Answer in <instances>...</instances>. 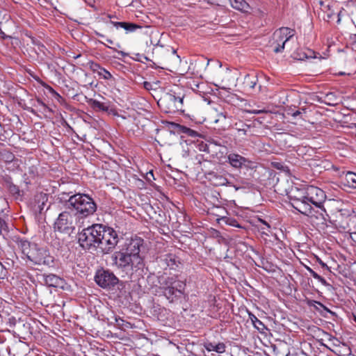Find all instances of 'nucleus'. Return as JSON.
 I'll return each mask as SVG.
<instances>
[{
	"instance_id": "f257e3e1",
	"label": "nucleus",
	"mask_w": 356,
	"mask_h": 356,
	"mask_svg": "<svg viewBox=\"0 0 356 356\" xmlns=\"http://www.w3.org/2000/svg\"><path fill=\"white\" fill-rule=\"evenodd\" d=\"M67 208L82 218L92 215L97 210L95 201L89 195L77 193L71 195L66 202Z\"/></svg>"
},
{
	"instance_id": "f03ea898",
	"label": "nucleus",
	"mask_w": 356,
	"mask_h": 356,
	"mask_svg": "<svg viewBox=\"0 0 356 356\" xmlns=\"http://www.w3.org/2000/svg\"><path fill=\"white\" fill-rule=\"evenodd\" d=\"M290 197L292 202L299 201L314 207H321L326 199L324 191L313 186L300 190L296 188V191H291Z\"/></svg>"
},
{
	"instance_id": "7ed1b4c3",
	"label": "nucleus",
	"mask_w": 356,
	"mask_h": 356,
	"mask_svg": "<svg viewBox=\"0 0 356 356\" xmlns=\"http://www.w3.org/2000/svg\"><path fill=\"white\" fill-rule=\"evenodd\" d=\"M19 245L23 254L35 265H49L53 262L49 252L35 243L22 240Z\"/></svg>"
},
{
	"instance_id": "20e7f679",
	"label": "nucleus",
	"mask_w": 356,
	"mask_h": 356,
	"mask_svg": "<svg viewBox=\"0 0 356 356\" xmlns=\"http://www.w3.org/2000/svg\"><path fill=\"white\" fill-rule=\"evenodd\" d=\"M184 95L179 88L170 90L159 100V104L163 107L166 113H175L184 111Z\"/></svg>"
},
{
	"instance_id": "39448f33",
	"label": "nucleus",
	"mask_w": 356,
	"mask_h": 356,
	"mask_svg": "<svg viewBox=\"0 0 356 356\" xmlns=\"http://www.w3.org/2000/svg\"><path fill=\"white\" fill-rule=\"evenodd\" d=\"M160 285L163 289L165 296L173 301L176 297L180 296L184 293L185 283L183 281L179 280L177 276L170 277H161L159 281Z\"/></svg>"
},
{
	"instance_id": "423d86ee",
	"label": "nucleus",
	"mask_w": 356,
	"mask_h": 356,
	"mask_svg": "<svg viewBox=\"0 0 356 356\" xmlns=\"http://www.w3.org/2000/svg\"><path fill=\"white\" fill-rule=\"evenodd\" d=\"M294 30L287 27H282L275 31L273 35V41L270 47L275 53L282 52L285 47L289 51L292 47L289 46V42L293 40Z\"/></svg>"
},
{
	"instance_id": "0eeeda50",
	"label": "nucleus",
	"mask_w": 356,
	"mask_h": 356,
	"mask_svg": "<svg viewBox=\"0 0 356 356\" xmlns=\"http://www.w3.org/2000/svg\"><path fill=\"white\" fill-rule=\"evenodd\" d=\"M102 224H95L83 229L78 235L80 245L84 249L97 248Z\"/></svg>"
},
{
	"instance_id": "6e6552de",
	"label": "nucleus",
	"mask_w": 356,
	"mask_h": 356,
	"mask_svg": "<svg viewBox=\"0 0 356 356\" xmlns=\"http://www.w3.org/2000/svg\"><path fill=\"white\" fill-rule=\"evenodd\" d=\"M119 241L118 234L113 228L102 225L97 248L103 253H108Z\"/></svg>"
},
{
	"instance_id": "1a4fd4ad",
	"label": "nucleus",
	"mask_w": 356,
	"mask_h": 356,
	"mask_svg": "<svg viewBox=\"0 0 356 356\" xmlns=\"http://www.w3.org/2000/svg\"><path fill=\"white\" fill-rule=\"evenodd\" d=\"M77 224V217L72 211H64L56 218L54 229L56 232L70 234L74 232Z\"/></svg>"
},
{
	"instance_id": "9d476101",
	"label": "nucleus",
	"mask_w": 356,
	"mask_h": 356,
	"mask_svg": "<svg viewBox=\"0 0 356 356\" xmlns=\"http://www.w3.org/2000/svg\"><path fill=\"white\" fill-rule=\"evenodd\" d=\"M291 204L294 209L308 217L314 218L317 220H325V216H327V214L323 204L321 207H313L310 204L299 201L293 202Z\"/></svg>"
},
{
	"instance_id": "9b49d317",
	"label": "nucleus",
	"mask_w": 356,
	"mask_h": 356,
	"mask_svg": "<svg viewBox=\"0 0 356 356\" xmlns=\"http://www.w3.org/2000/svg\"><path fill=\"white\" fill-rule=\"evenodd\" d=\"M111 259L113 265L119 269L126 270L128 268H142L140 264H136L124 250L114 252L111 256Z\"/></svg>"
},
{
	"instance_id": "f8f14e48",
	"label": "nucleus",
	"mask_w": 356,
	"mask_h": 356,
	"mask_svg": "<svg viewBox=\"0 0 356 356\" xmlns=\"http://www.w3.org/2000/svg\"><path fill=\"white\" fill-rule=\"evenodd\" d=\"M153 54L159 61L172 62L179 60V56L177 54V51L170 46H162L156 44L153 48Z\"/></svg>"
},
{
	"instance_id": "ddd939ff",
	"label": "nucleus",
	"mask_w": 356,
	"mask_h": 356,
	"mask_svg": "<svg viewBox=\"0 0 356 356\" xmlns=\"http://www.w3.org/2000/svg\"><path fill=\"white\" fill-rule=\"evenodd\" d=\"M143 245V240L140 238H131L124 251L128 254L134 260L136 264H140L142 267L143 266V258L140 254V248Z\"/></svg>"
},
{
	"instance_id": "4468645a",
	"label": "nucleus",
	"mask_w": 356,
	"mask_h": 356,
	"mask_svg": "<svg viewBox=\"0 0 356 356\" xmlns=\"http://www.w3.org/2000/svg\"><path fill=\"white\" fill-rule=\"evenodd\" d=\"M118 280L115 275L108 270H98L95 275V282L102 288L113 286L118 283Z\"/></svg>"
},
{
	"instance_id": "2eb2a0df",
	"label": "nucleus",
	"mask_w": 356,
	"mask_h": 356,
	"mask_svg": "<svg viewBox=\"0 0 356 356\" xmlns=\"http://www.w3.org/2000/svg\"><path fill=\"white\" fill-rule=\"evenodd\" d=\"M229 163L234 168H241L248 161V159L238 154L231 153L228 154Z\"/></svg>"
},
{
	"instance_id": "dca6fc26",
	"label": "nucleus",
	"mask_w": 356,
	"mask_h": 356,
	"mask_svg": "<svg viewBox=\"0 0 356 356\" xmlns=\"http://www.w3.org/2000/svg\"><path fill=\"white\" fill-rule=\"evenodd\" d=\"M111 24H112L116 29L122 28L124 29L127 33L129 32H134L138 29H140L141 26L134 23L125 22H113L111 21Z\"/></svg>"
},
{
	"instance_id": "f3484780",
	"label": "nucleus",
	"mask_w": 356,
	"mask_h": 356,
	"mask_svg": "<svg viewBox=\"0 0 356 356\" xmlns=\"http://www.w3.org/2000/svg\"><path fill=\"white\" fill-rule=\"evenodd\" d=\"M233 128L237 131L238 136H247L251 129V126L243 123L242 121L237 122L233 125Z\"/></svg>"
},
{
	"instance_id": "a211bd4d",
	"label": "nucleus",
	"mask_w": 356,
	"mask_h": 356,
	"mask_svg": "<svg viewBox=\"0 0 356 356\" xmlns=\"http://www.w3.org/2000/svg\"><path fill=\"white\" fill-rule=\"evenodd\" d=\"M231 6L241 11H248L249 8L248 3L245 0H229Z\"/></svg>"
},
{
	"instance_id": "6ab92c4d",
	"label": "nucleus",
	"mask_w": 356,
	"mask_h": 356,
	"mask_svg": "<svg viewBox=\"0 0 356 356\" xmlns=\"http://www.w3.org/2000/svg\"><path fill=\"white\" fill-rule=\"evenodd\" d=\"M346 184L349 187L356 188V173L348 172L345 175Z\"/></svg>"
},
{
	"instance_id": "aec40b11",
	"label": "nucleus",
	"mask_w": 356,
	"mask_h": 356,
	"mask_svg": "<svg viewBox=\"0 0 356 356\" xmlns=\"http://www.w3.org/2000/svg\"><path fill=\"white\" fill-rule=\"evenodd\" d=\"M44 281L49 286L56 287L59 284L60 279L58 276L51 274L45 277Z\"/></svg>"
},
{
	"instance_id": "412c9836",
	"label": "nucleus",
	"mask_w": 356,
	"mask_h": 356,
	"mask_svg": "<svg viewBox=\"0 0 356 356\" xmlns=\"http://www.w3.org/2000/svg\"><path fill=\"white\" fill-rule=\"evenodd\" d=\"M257 83V78L255 76H250L247 75L245 77L244 84L249 88H254Z\"/></svg>"
},
{
	"instance_id": "4be33fe9",
	"label": "nucleus",
	"mask_w": 356,
	"mask_h": 356,
	"mask_svg": "<svg viewBox=\"0 0 356 356\" xmlns=\"http://www.w3.org/2000/svg\"><path fill=\"white\" fill-rule=\"evenodd\" d=\"M165 260H166L168 266L170 268H173L174 266H177V257L175 255H172V254L167 255Z\"/></svg>"
},
{
	"instance_id": "5701e85b",
	"label": "nucleus",
	"mask_w": 356,
	"mask_h": 356,
	"mask_svg": "<svg viewBox=\"0 0 356 356\" xmlns=\"http://www.w3.org/2000/svg\"><path fill=\"white\" fill-rule=\"evenodd\" d=\"M180 130L181 131L182 133L186 134L188 136H191V137H196L198 136V134L197 131H195L188 127H186L185 126H180Z\"/></svg>"
},
{
	"instance_id": "b1692460",
	"label": "nucleus",
	"mask_w": 356,
	"mask_h": 356,
	"mask_svg": "<svg viewBox=\"0 0 356 356\" xmlns=\"http://www.w3.org/2000/svg\"><path fill=\"white\" fill-rule=\"evenodd\" d=\"M92 105L93 108H99V110H102V111L107 110V107L103 103H102L97 100H93Z\"/></svg>"
},
{
	"instance_id": "393cba45",
	"label": "nucleus",
	"mask_w": 356,
	"mask_h": 356,
	"mask_svg": "<svg viewBox=\"0 0 356 356\" xmlns=\"http://www.w3.org/2000/svg\"><path fill=\"white\" fill-rule=\"evenodd\" d=\"M221 220L224 221L226 224L230 225L234 227H239L236 220L232 218H227L226 217H223L221 218Z\"/></svg>"
},
{
	"instance_id": "a878e982",
	"label": "nucleus",
	"mask_w": 356,
	"mask_h": 356,
	"mask_svg": "<svg viewBox=\"0 0 356 356\" xmlns=\"http://www.w3.org/2000/svg\"><path fill=\"white\" fill-rule=\"evenodd\" d=\"M99 74L104 79H110L112 78L111 74L106 70L105 69H101V71L99 72Z\"/></svg>"
},
{
	"instance_id": "bb28decb",
	"label": "nucleus",
	"mask_w": 356,
	"mask_h": 356,
	"mask_svg": "<svg viewBox=\"0 0 356 356\" xmlns=\"http://www.w3.org/2000/svg\"><path fill=\"white\" fill-rule=\"evenodd\" d=\"M250 318L256 327L259 328V325H263L262 322L259 320L254 315L250 314Z\"/></svg>"
},
{
	"instance_id": "cd10ccee",
	"label": "nucleus",
	"mask_w": 356,
	"mask_h": 356,
	"mask_svg": "<svg viewBox=\"0 0 356 356\" xmlns=\"http://www.w3.org/2000/svg\"><path fill=\"white\" fill-rule=\"evenodd\" d=\"M37 197L39 198L40 200H42V204L39 206L40 209H43V206L44 204V202L47 200V194L44 193H40L38 195H37Z\"/></svg>"
},
{
	"instance_id": "c85d7f7f",
	"label": "nucleus",
	"mask_w": 356,
	"mask_h": 356,
	"mask_svg": "<svg viewBox=\"0 0 356 356\" xmlns=\"http://www.w3.org/2000/svg\"><path fill=\"white\" fill-rule=\"evenodd\" d=\"M225 346L222 343H219L215 346V352L222 353L225 351Z\"/></svg>"
},
{
	"instance_id": "c756f323",
	"label": "nucleus",
	"mask_w": 356,
	"mask_h": 356,
	"mask_svg": "<svg viewBox=\"0 0 356 356\" xmlns=\"http://www.w3.org/2000/svg\"><path fill=\"white\" fill-rule=\"evenodd\" d=\"M8 227L6 222L0 218V235L2 234L3 231H7Z\"/></svg>"
},
{
	"instance_id": "7c9ffc66",
	"label": "nucleus",
	"mask_w": 356,
	"mask_h": 356,
	"mask_svg": "<svg viewBox=\"0 0 356 356\" xmlns=\"http://www.w3.org/2000/svg\"><path fill=\"white\" fill-rule=\"evenodd\" d=\"M145 179L149 182H152V180L155 179L152 170H150L146 173Z\"/></svg>"
},
{
	"instance_id": "2f4dec72",
	"label": "nucleus",
	"mask_w": 356,
	"mask_h": 356,
	"mask_svg": "<svg viewBox=\"0 0 356 356\" xmlns=\"http://www.w3.org/2000/svg\"><path fill=\"white\" fill-rule=\"evenodd\" d=\"M218 179H219V181L216 184L217 185H226V184H229L227 181V179L223 177H218Z\"/></svg>"
},
{
	"instance_id": "473e14b6",
	"label": "nucleus",
	"mask_w": 356,
	"mask_h": 356,
	"mask_svg": "<svg viewBox=\"0 0 356 356\" xmlns=\"http://www.w3.org/2000/svg\"><path fill=\"white\" fill-rule=\"evenodd\" d=\"M248 112L251 114H261V113H268V111H266L265 109H261V110L254 109V110L248 111Z\"/></svg>"
},
{
	"instance_id": "72a5a7b5",
	"label": "nucleus",
	"mask_w": 356,
	"mask_h": 356,
	"mask_svg": "<svg viewBox=\"0 0 356 356\" xmlns=\"http://www.w3.org/2000/svg\"><path fill=\"white\" fill-rule=\"evenodd\" d=\"M260 222L264 225V227H261V229L263 230V232L265 233V230H267L268 231L270 228L269 224L268 222H266L265 220H259Z\"/></svg>"
},
{
	"instance_id": "f704fd0d",
	"label": "nucleus",
	"mask_w": 356,
	"mask_h": 356,
	"mask_svg": "<svg viewBox=\"0 0 356 356\" xmlns=\"http://www.w3.org/2000/svg\"><path fill=\"white\" fill-rule=\"evenodd\" d=\"M215 346L212 343L205 344L204 347L208 351H215Z\"/></svg>"
},
{
	"instance_id": "c9c22d12",
	"label": "nucleus",
	"mask_w": 356,
	"mask_h": 356,
	"mask_svg": "<svg viewBox=\"0 0 356 356\" xmlns=\"http://www.w3.org/2000/svg\"><path fill=\"white\" fill-rule=\"evenodd\" d=\"M318 281H319L324 286H328L329 284L327 282V281L321 276L318 275V276L316 278Z\"/></svg>"
},
{
	"instance_id": "e433bc0d",
	"label": "nucleus",
	"mask_w": 356,
	"mask_h": 356,
	"mask_svg": "<svg viewBox=\"0 0 356 356\" xmlns=\"http://www.w3.org/2000/svg\"><path fill=\"white\" fill-rule=\"evenodd\" d=\"M6 275V269L3 267V264L0 263V279L3 278Z\"/></svg>"
},
{
	"instance_id": "4c0bfd02",
	"label": "nucleus",
	"mask_w": 356,
	"mask_h": 356,
	"mask_svg": "<svg viewBox=\"0 0 356 356\" xmlns=\"http://www.w3.org/2000/svg\"><path fill=\"white\" fill-rule=\"evenodd\" d=\"M306 268L314 278L316 279L318 276V275L315 271H314L310 267L307 266Z\"/></svg>"
},
{
	"instance_id": "58836bf2",
	"label": "nucleus",
	"mask_w": 356,
	"mask_h": 356,
	"mask_svg": "<svg viewBox=\"0 0 356 356\" xmlns=\"http://www.w3.org/2000/svg\"><path fill=\"white\" fill-rule=\"evenodd\" d=\"M143 85H144L145 88L147 89V90H149L151 88V86H152L151 83L147 82V81H145L143 83Z\"/></svg>"
},
{
	"instance_id": "ea45409f",
	"label": "nucleus",
	"mask_w": 356,
	"mask_h": 356,
	"mask_svg": "<svg viewBox=\"0 0 356 356\" xmlns=\"http://www.w3.org/2000/svg\"><path fill=\"white\" fill-rule=\"evenodd\" d=\"M318 262L320 264V265L323 267V268H325L327 270H329V267L327 266L326 264H325L323 261H322L321 259H318Z\"/></svg>"
},
{
	"instance_id": "a19ab883",
	"label": "nucleus",
	"mask_w": 356,
	"mask_h": 356,
	"mask_svg": "<svg viewBox=\"0 0 356 356\" xmlns=\"http://www.w3.org/2000/svg\"><path fill=\"white\" fill-rule=\"evenodd\" d=\"M341 15H342V11L341 10L338 13V19H337V23L338 24H339L341 22Z\"/></svg>"
},
{
	"instance_id": "79ce46f5",
	"label": "nucleus",
	"mask_w": 356,
	"mask_h": 356,
	"mask_svg": "<svg viewBox=\"0 0 356 356\" xmlns=\"http://www.w3.org/2000/svg\"><path fill=\"white\" fill-rule=\"evenodd\" d=\"M334 97V95L330 93V94H327L325 97L326 99H327L329 101H332V97Z\"/></svg>"
},
{
	"instance_id": "37998d69",
	"label": "nucleus",
	"mask_w": 356,
	"mask_h": 356,
	"mask_svg": "<svg viewBox=\"0 0 356 356\" xmlns=\"http://www.w3.org/2000/svg\"><path fill=\"white\" fill-rule=\"evenodd\" d=\"M350 40L356 44V34L350 36Z\"/></svg>"
},
{
	"instance_id": "c03bdc74",
	"label": "nucleus",
	"mask_w": 356,
	"mask_h": 356,
	"mask_svg": "<svg viewBox=\"0 0 356 356\" xmlns=\"http://www.w3.org/2000/svg\"><path fill=\"white\" fill-rule=\"evenodd\" d=\"M300 114V112L299 111H296V112H294L293 113V116L296 117V116L299 115Z\"/></svg>"
},
{
	"instance_id": "a18cd8bd",
	"label": "nucleus",
	"mask_w": 356,
	"mask_h": 356,
	"mask_svg": "<svg viewBox=\"0 0 356 356\" xmlns=\"http://www.w3.org/2000/svg\"><path fill=\"white\" fill-rule=\"evenodd\" d=\"M13 154H9L7 156V159L10 160V161H12L13 160Z\"/></svg>"
},
{
	"instance_id": "49530a36",
	"label": "nucleus",
	"mask_w": 356,
	"mask_h": 356,
	"mask_svg": "<svg viewBox=\"0 0 356 356\" xmlns=\"http://www.w3.org/2000/svg\"><path fill=\"white\" fill-rule=\"evenodd\" d=\"M218 116H219V117H222V118H223L224 119H225V118H226V115H225V114H224L223 113H219V114H218Z\"/></svg>"
},
{
	"instance_id": "de8ad7c7",
	"label": "nucleus",
	"mask_w": 356,
	"mask_h": 356,
	"mask_svg": "<svg viewBox=\"0 0 356 356\" xmlns=\"http://www.w3.org/2000/svg\"><path fill=\"white\" fill-rule=\"evenodd\" d=\"M314 302L316 304L318 305L319 306L324 307L322 303H321L320 302L314 301Z\"/></svg>"
},
{
	"instance_id": "09e8293b",
	"label": "nucleus",
	"mask_w": 356,
	"mask_h": 356,
	"mask_svg": "<svg viewBox=\"0 0 356 356\" xmlns=\"http://www.w3.org/2000/svg\"><path fill=\"white\" fill-rule=\"evenodd\" d=\"M96 35L101 38H104L105 36L103 34H101L99 33H96Z\"/></svg>"
},
{
	"instance_id": "8fccbe9b",
	"label": "nucleus",
	"mask_w": 356,
	"mask_h": 356,
	"mask_svg": "<svg viewBox=\"0 0 356 356\" xmlns=\"http://www.w3.org/2000/svg\"><path fill=\"white\" fill-rule=\"evenodd\" d=\"M106 41H107L108 43H110V44H113V40H111V39H107V40H106Z\"/></svg>"
},
{
	"instance_id": "3c124183",
	"label": "nucleus",
	"mask_w": 356,
	"mask_h": 356,
	"mask_svg": "<svg viewBox=\"0 0 356 356\" xmlns=\"http://www.w3.org/2000/svg\"><path fill=\"white\" fill-rule=\"evenodd\" d=\"M118 53L122 54V55H123V56L125 55V54L124 52H122V51H118Z\"/></svg>"
},
{
	"instance_id": "603ef678",
	"label": "nucleus",
	"mask_w": 356,
	"mask_h": 356,
	"mask_svg": "<svg viewBox=\"0 0 356 356\" xmlns=\"http://www.w3.org/2000/svg\"><path fill=\"white\" fill-rule=\"evenodd\" d=\"M327 104H328L329 105H334V104H336V103H331V102H328Z\"/></svg>"
},
{
	"instance_id": "864d4df0",
	"label": "nucleus",
	"mask_w": 356,
	"mask_h": 356,
	"mask_svg": "<svg viewBox=\"0 0 356 356\" xmlns=\"http://www.w3.org/2000/svg\"><path fill=\"white\" fill-rule=\"evenodd\" d=\"M108 17L109 18H113V16H111V15H108Z\"/></svg>"
},
{
	"instance_id": "5fc2aeb1",
	"label": "nucleus",
	"mask_w": 356,
	"mask_h": 356,
	"mask_svg": "<svg viewBox=\"0 0 356 356\" xmlns=\"http://www.w3.org/2000/svg\"><path fill=\"white\" fill-rule=\"evenodd\" d=\"M209 61H210V60H208L207 63V65H209Z\"/></svg>"
},
{
	"instance_id": "6e6d98bb",
	"label": "nucleus",
	"mask_w": 356,
	"mask_h": 356,
	"mask_svg": "<svg viewBox=\"0 0 356 356\" xmlns=\"http://www.w3.org/2000/svg\"><path fill=\"white\" fill-rule=\"evenodd\" d=\"M218 120H219L218 119L216 120L215 122H218Z\"/></svg>"
}]
</instances>
